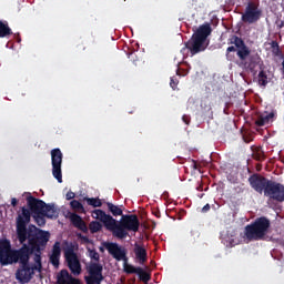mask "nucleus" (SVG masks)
<instances>
[{
    "label": "nucleus",
    "mask_w": 284,
    "mask_h": 284,
    "mask_svg": "<svg viewBox=\"0 0 284 284\" xmlns=\"http://www.w3.org/2000/svg\"><path fill=\"white\" fill-rule=\"evenodd\" d=\"M30 223V211L22 206L21 214L16 219V233L18 234V241L23 244L28 240V248L32 250L33 255V270L41 273L42 265V247H47L50 241V232L38 229L36 225H28ZM28 226V227H27Z\"/></svg>",
    "instance_id": "obj_1"
},
{
    "label": "nucleus",
    "mask_w": 284,
    "mask_h": 284,
    "mask_svg": "<svg viewBox=\"0 0 284 284\" xmlns=\"http://www.w3.org/2000/svg\"><path fill=\"white\" fill-rule=\"evenodd\" d=\"M12 34H13V32H12L11 28L9 27L8 21L0 20V39L8 38Z\"/></svg>",
    "instance_id": "obj_21"
},
{
    "label": "nucleus",
    "mask_w": 284,
    "mask_h": 284,
    "mask_svg": "<svg viewBox=\"0 0 284 284\" xmlns=\"http://www.w3.org/2000/svg\"><path fill=\"white\" fill-rule=\"evenodd\" d=\"M11 205H12L13 207H16V206L18 205V200H17V197H12V200H11Z\"/></svg>",
    "instance_id": "obj_40"
},
{
    "label": "nucleus",
    "mask_w": 284,
    "mask_h": 284,
    "mask_svg": "<svg viewBox=\"0 0 284 284\" xmlns=\"http://www.w3.org/2000/svg\"><path fill=\"white\" fill-rule=\"evenodd\" d=\"M103 247L108 253L116 261L128 263V252L125 248L121 247L118 243L104 242Z\"/></svg>",
    "instance_id": "obj_10"
},
{
    "label": "nucleus",
    "mask_w": 284,
    "mask_h": 284,
    "mask_svg": "<svg viewBox=\"0 0 284 284\" xmlns=\"http://www.w3.org/2000/svg\"><path fill=\"white\" fill-rule=\"evenodd\" d=\"M187 74V72H184L183 74L180 72V69H176V75H186Z\"/></svg>",
    "instance_id": "obj_41"
},
{
    "label": "nucleus",
    "mask_w": 284,
    "mask_h": 284,
    "mask_svg": "<svg viewBox=\"0 0 284 284\" xmlns=\"http://www.w3.org/2000/svg\"><path fill=\"white\" fill-rule=\"evenodd\" d=\"M263 11L260 9L256 2L246 3V8L244 9V13L242 14V22L246 24H255L262 18Z\"/></svg>",
    "instance_id": "obj_8"
},
{
    "label": "nucleus",
    "mask_w": 284,
    "mask_h": 284,
    "mask_svg": "<svg viewBox=\"0 0 284 284\" xmlns=\"http://www.w3.org/2000/svg\"><path fill=\"white\" fill-rule=\"evenodd\" d=\"M16 280H18L21 284L29 283L32 280L31 273L24 271L21 272V268H18L16 272Z\"/></svg>",
    "instance_id": "obj_20"
},
{
    "label": "nucleus",
    "mask_w": 284,
    "mask_h": 284,
    "mask_svg": "<svg viewBox=\"0 0 284 284\" xmlns=\"http://www.w3.org/2000/svg\"><path fill=\"white\" fill-rule=\"evenodd\" d=\"M136 274L139 275L140 281L143 283H148L151 280V274L140 266H138Z\"/></svg>",
    "instance_id": "obj_24"
},
{
    "label": "nucleus",
    "mask_w": 284,
    "mask_h": 284,
    "mask_svg": "<svg viewBox=\"0 0 284 284\" xmlns=\"http://www.w3.org/2000/svg\"><path fill=\"white\" fill-rule=\"evenodd\" d=\"M231 44H234V45L227 47V49H226V59L232 62L235 58H234V55H232L231 52H236V54H237V57L241 61L240 65L246 67L247 65L246 60L251 54L250 47L239 36H233L232 37Z\"/></svg>",
    "instance_id": "obj_6"
},
{
    "label": "nucleus",
    "mask_w": 284,
    "mask_h": 284,
    "mask_svg": "<svg viewBox=\"0 0 284 284\" xmlns=\"http://www.w3.org/2000/svg\"><path fill=\"white\" fill-rule=\"evenodd\" d=\"M58 284H80V280L73 277L68 270H61L58 275Z\"/></svg>",
    "instance_id": "obj_15"
},
{
    "label": "nucleus",
    "mask_w": 284,
    "mask_h": 284,
    "mask_svg": "<svg viewBox=\"0 0 284 284\" xmlns=\"http://www.w3.org/2000/svg\"><path fill=\"white\" fill-rule=\"evenodd\" d=\"M36 250V246H32V248H29V251L26 252L24 256H22V258L19 261L20 263V270L21 273H29L30 276L32 277V275H34V271H37V268H34V265L30 266V257L33 255V251Z\"/></svg>",
    "instance_id": "obj_13"
},
{
    "label": "nucleus",
    "mask_w": 284,
    "mask_h": 284,
    "mask_svg": "<svg viewBox=\"0 0 284 284\" xmlns=\"http://www.w3.org/2000/svg\"><path fill=\"white\" fill-rule=\"evenodd\" d=\"M252 140L244 136V142L250 143Z\"/></svg>",
    "instance_id": "obj_42"
},
{
    "label": "nucleus",
    "mask_w": 284,
    "mask_h": 284,
    "mask_svg": "<svg viewBox=\"0 0 284 284\" xmlns=\"http://www.w3.org/2000/svg\"><path fill=\"white\" fill-rule=\"evenodd\" d=\"M29 251L30 248L28 244L23 242L20 248L18 250L9 248L7 252L2 253L0 255V263L2 266H8L14 263H19Z\"/></svg>",
    "instance_id": "obj_7"
},
{
    "label": "nucleus",
    "mask_w": 284,
    "mask_h": 284,
    "mask_svg": "<svg viewBox=\"0 0 284 284\" xmlns=\"http://www.w3.org/2000/svg\"><path fill=\"white\" fill-rule=\"evenodd\" d=\"M8 250H11V242L7 239L0 240V255L4 254Z\"/></svg>",
    "instance_id": "obj_26"
},
{
    "label": "nucleus",
    "mask_w": 284,
    "mask_h": 284,
    "mask_svg": "<svg viewBox=\"0 0 284 284\" xmlns=\"http://www.w3.org/2000/svg\"><path fill=\"white\" fill-rule=\"evenodd\" d=\"M100 252H104V248H103V247H100Z\"/></svg>",
    "instance_id": "obj_44"
},
{
    "label": "nucleus",
    "mask_w": 284,
    "mask_h": 284,
    "mask_svg": "<svg viewBox=\"0 0 284 284\" xmlns=\"http://www.w3.org/2000/svg\"><path fill=\"white\" fill-rule=\"evenodd\" d=\"M42 215H45L47 219H57L59 217V211L53 203H45Z\"/></svg>",
    "instance_id": "obj_17"
},
{
    "label": "nucleus",
    "mask_w": 284,
    "mask_h": 284,
    "mask_svg": "<svg viewBox=\"0 0 284 284\" xmlns=\"http://www.w3.org/2000/svg\"><path fill=\"white\" fill-rule=\"evenodd\" d=\"M210 209H211L210 203H206L205 206H203L202 212L207 213Z\"/></svg>",
    "instance_id": "obj_39"
},
{
    "label": "nucleus",
    "mask_w": 284,
    "mask_h": 284,
    "mask_svg": "<svg viewBox=\"0 0 284 284\" xmlns=\"http://www.w3.org/2000/svg\"><path fill=\"white\" fill-rule=\"evenodd\" d=\"M182 121H183L186 125H189V124L191 123V118H190V115H186V114L182 115Z\"/></svg>",
    "instance_id": "obj_37"
},
{
    "label": "nucleus",
    "mask_w": 284,
    "mask_h": 284,
    "mask_svg": "<svg viewBox=\"0 0 284 284\" xmlns=\"http://www.w3.org/2000/svg\"><path fill=\"white\" fill-rule=\"evenodd\" d=\"M74 197H75V193L72 192V191H69V192L65 194V199H67L68 201H71V200H73Z\"/></svg>",
    "instance_id": "obj_36"
},
{
    "label": "nucleus",
    "mask_w": 284,
    "mask_h": 284,
    "mask_svg": "<svg viewBox=\"0 0 284 284\" xmlns=\"http://www.w3.org/2000/svg\"><path fill=\"white\" fill-rule=\"evenodd\" d=\"M70 205H71L72 210H74L77 212H82V213L85 212V209H84L83 204L78 200H72L70 202Z\"/></svg>",
    "instance_id": "obj_27"
},
{
    "label": "nucleus",
    "mask_w": 284,
    "mask_h": 284,
    "mask_svg": "<svg viewBox=\"0 0 284 284\" xmlns=\"http://www.w3.org/2000/svg\"><path fill=\"white\" fill-rule=\"evenodd\" d=\"M91 217L99 220L108 231L112 232L114 237L120 240L126 239L129 232L136 233L140 229V221L134 214L122 215L119 223L111 215L106 214L105 211H102V209H95L93 213H91Z\"/></svg>",
    "instance_id": "obj_2"
},
{
    "label": "nucleus",
    "mask_w": 284,
    "mask_h": 284,
    "mask_svg": "<svg viewBox=\"0 0 284 284\" xmlns=\"http://www.w3.org/2000/svg\"><path fill=\"white\" fill-rule=\"evenodd\" d=\"M133 253L140 264H144L148 261V252L143 245L135 243Z\"/></svg>",
    "instance_id": "obj_16"
},
{
    "label": "nucleus",
    "mask_w": 284,
    "mask_h": 284,
    "mask_svg": "<svg viewBox=\"0 0 284 284\" xmlns=\"http://www.w3.org/2000/svg\"><path fill=\"white\" fill-rule=\"evenodd\" d=\"M271 226V220L265 216H261L244 227L242 237L246 243L253 241H264L270 233Z\"/></svg>",
    "instance_id": "obj_5"
},
{
    "label": "nucleus",
    "mask_w": 284,
    "mask_h": 284,
    "mask_svg": "<svg viewBox=\"0 0 284 284\" xmlns=\"http://www.w3.org/2000/svg\"><path fill=\"white\" fill-rule=\"evenodd\" d=\"M60 257H61V246H60V242L57 241L53 244L52 252L49 257L51 265L54 266L55 268H59Z\"/></svg>",
    "instance_id": "obj_14"
},
{
    "label": "nucleus",
    "mask_w": 284,
    "mask_h": 284,
    "mask_svg": "<svg viewBox=\"0 0 284 284\" xmlns=\"http://www.w3.org/2000/svg\"><path fill=\"white\" fill-rule=\"evenodd\" d=\"M90 257L95 262L100 261V254L95 250H90Z\"/></svg>",
    "instance_id": "obj_34"
},
{
    "label": "nucleus",
    "mask_w": 284,
    "mask_h": 284,
    "mask_svg": "<svg viewBox=\"0 0 284 284\" xmlns=\"http://www.w3.org/2000/svg\"><path fill=\"white\" fill-rule=\"evenodd\" d=\"M274 118V113H268L267 115L265 116H262L257 121H256V125L257 126H264L267 122H270L271 119Z\"/></svg>",
    "instance_id": "obj_28"
},
{
    "label": "nucleus",
    "mask_w": 284,
    "mask_h": 284,
    "mask_svg": "<svg viewBox=\"0 0 284 284\" xmlns=\"http://www.w3.org/2000/svg\"><path fill=\"white\" fill-rule=\"evenodd\" d=\"M248 184H251V189L256 193H264L265 197L280 203L284 202V185L282 183L254 173L248 176Z\"/></svg>",
    "instance_id": "obj_3"
},
{
    "label": "nucleus",
    "mask_w": 284,
    "mask_h": 284,
    "mask_svg": "<svg viewBox=\"0 0 284 284\" xmlns=\"http://www.w3.org/2000/svg\"><path fill=\"white\" fill-rule=\"evenodd\" d=\"M156 216H158V217H160V215H159V214H156Z\"/></svg>",
    "instance_id": "obj_46"
},
{
    "label": "nucleus",
    "mask_w": 284,
    "mask_h": 284,
    "mask_svg": "<svg viewBox=\"0 0 284 284\" xmlns=\"http://www.w3.org/2000/svg\"><path fill=\"white\" fill-rule=\"evenodd\" d=\"M156 216H158V217H160V215H159V214H156Z\"/></svg>",
    "instance_id": "obj_45"
},
{
    "label": "nucleus",
    "mask_w": 284,
    "mask_h": 284,
    "mask_svg": "<svg viewBox=\"0 0 284 284\" xmlns=\"http://www.w3.org/2000/svg\"><path fill=\"white\" fill-rule=\"evenodd\" d=\"M124 272L126 274H138L139 270L136 266L128 264V262H124Z\"/></svg>",
    "instance_id": "obj_31"
},
{
    "label": "nucleus",
    "mask_w": 284,
    "mask_h": 284,
    "mask_svg": "<svg viewBox=\"0 0 284 284\" xmlns=\"http://www.w3.org/2000/svg\"><path fill=\"white\" fill-rule=\"evenodd\" d=\"M257 77H258V84L263 87L267 85L268 80L265 71H260Z\"/></svg>",
    "instance_id": "obj_32"
},
{
    "label": "nucleus",
    "mask_w": 284,
    "mask_h": 284,
    "mask_svg": "<svg viewBox=\"0 0 284 284\" xmlns=\"http://www.w3.org/2000/svg\"><path fill=\"white\" fill-rule=\"evenodd\" d=\"M32 217L34 219V222L39 226H44L47 224V220H45L47 216L45 215L34 214V215H32Z\"/></svg>",
    "instance_id": "obj_30"
},
{
    "label": "nucleus",
    "mask_w": 284,
    "mask_h": 284,
    "mask_svg": "<svg viewBox=\"0 0 284 284\" xmlns=\"http://www.w3.org/2000/svg\"><path fill=\"white\" fill-rule=\"evenodd\" d=\"M103 280H104L103 275L85 276L87 284H101Z\"/></svg>",
    "instance_id": "obj_25"
},
{
    "label": "nucleus",
    "mask_w": 284,
    "mask_h": 284,
    "mask_svg": "<svg viewBox=\"0 0 284 284\" xmlns=\"http://www.w3.org/2000/svg\"><path fill=\"white\" fill-rule=\"evenodd\" d=\"M106 207L113 216H123V209L115 206L112 202H106Z\"/></svg>",
    "instance_id": "obj_22"
},
{
    "label": "nucleus",
    "mask_w": 284,
    "mask_h": 284,
    "mask_svg": "<svg viewBox=\"0 0 284 284\" xmlns=\"http://www.w3.org/2000/svg\"><path fill=\"white\" fill-rule=\"evenodd\" d=\"M64 258H65V262L68 263V267L71 271V273L74 276H79L82 273V266L77 253L74 252L73 245L68 246L64 250Z\"/></svg>",
    "instance_id": "obj_9"
},
{
    "label": "nucleus",
    "mask_w": 284,
    "mask_h": 284,
    "mask_svg": "<svg viewBox=\"0 0 284 284\" xmlns=\"http://www.w3.org/2000/svg\"><path fill=\"white\" fill-rule=\"evenodd\" d=\"M63 154L60 149L51 150V164H52V175L58 181V183H62V164Z\"/></svg>",
    "instance_id": "obj_11"
},
{
    "label": "nucleus",
    "mask_w": 284,
    "mask_h": 284,
    "mask_svg": "<svg viewBox=\"0 0 284 284\" xmlns=\"http://www.w3.org/2000/svg\"><path fill=\"white\" fill-rule=\"evenodd\" d=\"M129 59H131V62L135 65L140 61V59L136 55V51H131V53H129Z\"/></svg>",
    "instance_id": "obj_33"
},
{
    "label": "nucleus",
    "mask_w": 284,
    "mask_h": 284,
    "mask_svg": "<svg viewBox=\"0 0 284 284\" xmlns=\"http://www.w3.org/2000/svg\"><path fill=\"white\" fill-rule=\"evenodd\" d=\"M210 36H212V26L210 23L201 24L181 49L182 55H189L190 52L191 57H194L204 52L210 45L207 42Z\"/></svg>",
    "instance_id": "obj_4"
},
{
    "label": "nucleus",
    "mask_w": 284,
    "mask_h": 284,
    "mask_svg": "<svg viewBox=\"0 0 284 284\" xmlns=\"http://www.w3.org/2000/svg\"><path fill=\"white\" fill-rule=\"evenodd\" d=\"M82 239H83L84 241L89 242V237L83 236Z\"/></svg>",
    "instance_id": "obj_43"
},
{
    "label": "nucleus",
    "mask_w": 284,
    "mask_h": 284,
    "mask_svg": "<svg viewBox=\"0 0 284 284\" xmlns=\"http://www.w3.org/2000/svg\"><path fill=\"white\" fill-rule=\"evenodd\" d=\"M70 220L74 227L79 229L84 233L88 232V226L81 216H79L78 214H72Z\"/></svg>",
    "instance_id": "obj_18"
},
{
    "label": "nucleus",
    "mask_w": 284,
    "mask_h": 284,
    "mask_svg": "<svg viewBox=\"0 0 284 284\" xmlns=\"http://www.w3.org/2000/svg\"><path fill=\"white\" fill-rule=\"evenodd\" d=\"M89 229L91 231V234H94V233L100 232L103 229V225L98 221H93L90 223Z\"/></svg>",
    "instance_id": "obj_29"
},
{
    "label": "nucleus",
    "mask_w": 284,
    "mask_h": 284,
    "mask_svg": "<svg viewBox=\"0 0 284 284\" xmlns=\"http://www.w3.org/2000/svg\"><path fill=\"white\" fill-rule=\"evenodd\" d=\"M84 201L88 203V205L93 207H102L103 203L100 197H84Z\"/></svg>",
    "instance_id": "obj_23"
},
{
    "label": "nucleus",
    "mask_w": 284,
    "mask_h": 284,
    "mask_svg": "<svg viewBox=\"0 0 284 284\" xmlns=\"http://www.w3.org/2000/svg\"><path fill=\"white\" fill-rule=\"evenodd\" d=\"M271 47H272V49H276L277 52H281V51H280V44H278L277 41H272V42H271Z\"/></svg>",
    "instance_id": "obj_38"
},
{
    "label": "nucleus",
    "mask_w": 284,
    "mask_h": 284,
    "mask_svg": "<svg viewBox=\"0 0 284 284\" xmlns=\"http://www.w3.org/2000/svg\"><path fill=\"white\" fill-rule=\"evenodd\" d=\"M90 277L103 275V266L100 263H91L89 268Z\"/></svg>",
    "instance_id": "obj_19"
},
{
    "label": "nucleus",
    "mask_w": 284,
    "mask_h": 284,
    "mask_svg": "<svg viewBox=\"0 0 284 284\" xmlns=\"http://www.w3.org/2000/svg\"><path fill=\"white\" fill-rule=\"evenodd\" d=\"M171 87L173 90H176L178 89V85H179V80L176 78H171Z\"/></svg>",
    "instance_id": "obj_35"
},
{
    "label": "nucleus",
    "mask_w": 284,
    "mask_h": 284,
    "mask_svg": "<svg viewBox=\"0 0 284 284\" xmlns=\"http://www.w3.org/2000/svg\"><path fill=\"white\" fill-rule=\"evenodd\" d=\"M27 205L29 209H27V211L29 212V216L31 217L32 215H38L41 214L43 215L44 212V207H47V202L38 199L33 195H29L27 196Z\"/></svg>",
    "instance_id": "obj_12"
}]
</instances>
